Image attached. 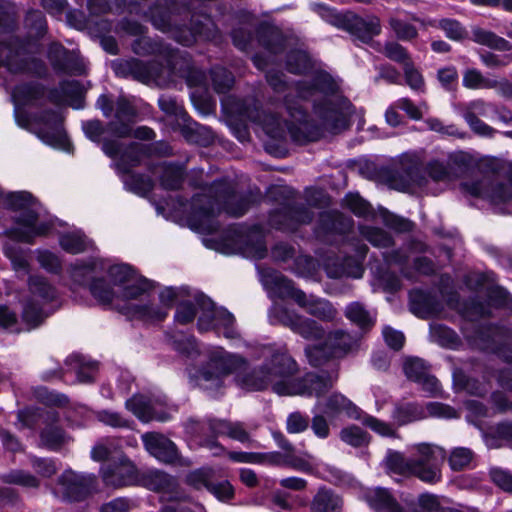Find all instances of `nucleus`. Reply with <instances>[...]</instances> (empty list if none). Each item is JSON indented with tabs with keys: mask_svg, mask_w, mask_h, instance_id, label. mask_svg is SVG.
Masks as SVG:
<instances>
[{
	"mask_svg": "<svg viewBox=\"0 0 512 512\" xmlns=\"http://www.w3.org/2000/svg\"><path fill=\"white\" fill-rule=\"evenodd\" d=\"M285 103L291 117V124H288L287 121L282 124L276 115L266 114L261 122L266 134L274 139H283L290 134L292 139L297 142L317 140L321 133L308 122L304 111L299 107L292 106L287 98Z\"/></svg>",
	"mask_w": 512,
	"mask_h": 512,
	"instance_id": "obj_4",
	"label": "nucleus"
},
{
	"mask_svg": "<svg viewBox=\"0 0 512 512\" xmlns=\"http://www.w3.org/2000/svg\"><path fill=\"white\" fill-rule=\"evenodd\" d=\"M108 274L115 286L122 287V297L129 303L143 297L150 288L149 282L138 277L128 265H112Z\"/></svg>",
	"mask_w": 512,
	"mask_h": 512,
	"instance_id": "obj_10",
	"label": "nucleus"
},
{
	"mask_svg": "<svg viewBox=\"0 0 512 512\" xmlns=\"http://www.w3.org/2000/svg\"><path fill=\"white\" fill-rule=\"evenodd\" d=\"M68 441L69 437L58 426L50 425L41 433V444L50 449H59Z\"/></svg>",
	"mask_w": 512,
	"mask_h": 512,
	"instance_id": "obj_36",
	"label": "nucleus"
},
{
	"mask_svg": "<svg viewBox=\"0 0 512 512\" xmlns=\"http://www.w3.org/2000/svg\"><path fill=\"white\" fill-rule=\"evenodd\" d=\"M355 345L354 339L342 331L329 334L323 345L308 346L306 356L313 366L323 364L329 357L339 356L350 351Z\"/></svg>",
	"mask_w": 512,
	"mask_h": 512,
	"instance_id": "obj_11",
	"label": "nucleus"
},
{
	"mask_svg": "<svg viewBox=\"0 0 512 512\" xmlns=\"http://www.w3.org/2000/svg\"><path fill=\"white\" fill-rule=\"evenodd\" d=\"M413 458L407 460L399 453H392L387 458V467L398 474L414 475L428 483L440 479V465L445 459V452L438 446L418 444L414 447Z\"/></svg>",
	"mask_w": 512,
	"mask_h": 512,
	"instance_id": "obj_3",
	"label": "nucleus"
},
{
	"mask_svg": "<svg viewBox=\"0 0 512 512\" xmlns=\"http://www.w3.org/2000/svg\"><path fill=\"white\" fill-rule=\"evenodd\" d=\"M244 252L247 256L254 258H263L266 253V247L260 233H253L251 240L247 242Z\"/></svg>",
	"mask_w": 512,
	"mask_h": 512,
	"instance_id": "obj_56",
	"label": "nucleus"
},
{
	"mask_svg": "<svg viewBox=\"0 0 512 512\" xmlns=\"http://www.w3.org/2000/svg\"><path fill=\"white\" fill-rule=\"evenodd\" d=\"M298 367L294 359L285 352L276 351L251 371H241L236 375V383L247 391H263L269 387L279 395H291L302 391L292 377Z\"/></svg>",
	"mask_w": 512,
	"mask_h": 512,
	"instance_id": "obj_2",
	"label": "nucleus"
},
{
	"mask_svg": "<svg viewBox=\"0 0 512 512\" xmlns=\"http://www.w3.org/2000/svg\"><path fill=\"white\" fill-rule=\"evenodd\" d=\"M381 52L388 59L401 64L402 67L412 60L406 48L394 41L385 43Z\"/></svg>",
	"mask_w": 512,
	"mask_h": 512,
	"instance_id": "obj_39",
	"label": "nucleus"
},
{
	"mask_svg": "<svg viewBox=\"0 0 512 512\" xmlns=\"http://www.w3.org/2000/svg\"><path fill=\"white\" fill-rule=\"evenodd\" d=\"M472 40L477 44L484 45L498 51H509L512 49V44L508 40L491 31L479 27H474L472 29Z\"/></svg>",
	"mask_w": 512,
	"mask_h": 512,
	"instance_id": "obj_25",
	"label": "nucleus"
},
{
	"mask_svg": "<svg viewBox=\"0 0 512 512\" xmlns=\"http://www.w3.org/2000/svg\"><path fill=\"white\" fill-rule=\"evenodd\" d=\"M488 89H495L501 96L512 99V83L506 78L490 79Z\"/></svg>",
	"mask_w": 512,
	"mask_h": 512,
	"instance_id": "obj_64",
	"label": "nucleus"
},
{
	"mask_svg": "<svg viewBox=\"0 0 512 512\" xmlns=\"http://www.w3.org/2000/svg\"><path fill=\"white\" fill-rule=\"evenodd\" d=\"M352 28L359 38L366 41L381 32L380 20L375 16L367 18L355 17Z\"/></svg>",
	"mask_w": 512,
	"mask_h": 512,
	"instance_id": "obj_31",
	"label": "nucleus"
},
{
	"mask_svg": "<svg viewBox=\"0 0 512 512\" xmlns=\"http://www.w3.org/2000/svg\"><path fill=\"white\" fill-rule=\"evenodd\" d=\"M86 136L92 141H100L102 136L107 132H112L109 127L105 129L99 121H89L83 125ZM113 135V133H111Z\"/></svg>",
	"mask_w": 512,
	"mask_h": 512,
	"instance_id": "obj_62",
	"label": "nucleus"
},
{
	"mask_svg": "<svg viewBox=\"0 0 512 512\" xmlns=\"http://www.w3.org/2000/svg\"><path fill=\"white\" fill-rule=\"evenodd\" d=\"M211 429L218 435H226L229 438L242 443L250 440L249 433L241 423L216 420L211 424Z\"/></svg>",
	"mask_w": 512,
	"mask_h": 512,
	"instance_id": "obj_28",
	"label": "nucleus"
},
{
	"mask_svg": "<svg viewBox=\"0 0 512 512\" xmlns=\"http://www.w3.org/2000/svg\"><path fill=\"white\" fill-rule=\"evenodd\" d=\"M454 385L471 394L482 395L486 389L481 387L475 380L468 378L462 371H455L453 374Z\"/></svg>",
	"mask_w": 512,
	"mask_h": 512,
	"instance_id": "obj_48",
	"label": "nucleus"
},
{
	"mask_svg": "<svg viewBox=\"0 0 512 512\" xmlns=\"http://www.w3.org/2000/svg\"><path fill=\"white\" fill-rule=\"evenodd\" d=\"M314 457L305 453L304 456H295L291 453L285 456V465L303 472H311L313 470L312 460Z\"/></svg>",
	"mask_w": 512,
	"mask_h": 512,
	"instance_id": "obj_52",
	"label": "nucleus"
},
{
	"mask_svg": "<svg viewBox=\"0 0 512 512\" xmlns=\"http://www.w3.org/2000/svg\"><path fill=\"white\" fill-rule=\"evenodd\" d=\"M61 118L51 113L44 119L43 127L37 132L38 137L46 144L57 148H65L67 138L61 126Z\"/></svg>",
	"mask_w": 512,
	"mask_h": 512,
	"instance_id": "obj_22",
	"label": "nucleus"
},
{
	"mask_svg": "<svg viewBox=\"0 0 512 512\" xmlns=\"http://www.w3.org/2000/svg\"><path fill=\"white\" fill-rule=\"evenodd\" d=\"M183 179L182 169L178 166H167L163 169L161 184L165 189H177Z\"/></svg>",
	"mask_w": 512,
	"mask_h": 512,
	"instance_id": "obj_46",
	"label": "nucleus"
},
{
	"mask_svg": "<svg viewBox=\"0 0 512 512\" xmlns=\"http://www.w3.org/2000/svg\"><path fill=\"white\" fill-rule=\"evenodd\" d=\"M102 479L107 486L119 488L140 483L141 476L132 461L121 457L117 463L102 468Z\"/></svg>",
	"mask_w": 512,
	"mask_h": 512,
	"instance_id": "obj_15",
	"label": "nucleus"
},
{
	"mask_svg": "<svg viewBox=\"0 0 512 512\" xmlns=\"http://www.w3.org/2000/svg\"><path fill=\"white\" fill-rule=\"evenodd\" d=\"M173 346L178 352L188 357H192L197 354L195 340L191 337L181 336L173 341Z\"/></svg>",
	"mask_w": 512,
	"mask_h": 512,
	"instance_id": "obj_60",
	"label": "nucleus"
},
{
	"mask_svg": "<svg viewBox=\"0 0 512 512\" xmlns=\"http://www.w3.org/2000/svg\"><path fill=\"white\" fill-rule=\"evenodd\" d=\"M60 246L71 254L81 253L92 246V242L88 240L80 231L64 234L59 240Z\"/></svg>",
	"mask_w": 512,
	"mask_h": 512,
	"instance_id": "obj_32",
	"label": "nucleus"
},
{
	"mask_svg": "<svg viewBox=\"0 0 512 512\" xmlns=\"http://www.w3.org/2000/svg\"><path fill=\"white\" fill-rule=\"evenodd\" d=\"M490 79L485 78L482 73L476 69L470 68L463 73L462 83L467 89H488Z\"/></svg>",
	"mask_w": 512,
	"mask_h": 512,
	"instance_id": "obj_42",
	"label": "nucleus"
},
{
	"mask_svg": "<svg viewBox=\"0 0 512 512\" xmlns=\"http://www.w3.org/2000/svg\"><path fill=\"white\" fill-rule=\"evenodd\" d=\"M140 482L150 490L165 491L169 490L174 485V480L164 472L150 471L143 477Z\"/></svg>",
	"mask_w": 512,
	"mask_h": 512,
	"instance_id": "obj_34",
	"label": "nucleus"
},
{
	"mask_svg": "<svg viewBox=\"0 0 512 512\" xmlns=\"http://www.w3.org/2000/svg\"><path fill=\"white\" fill-rule=\"evenodd\" d=\"M277 318L283 325L306 339L316 340L324 335L323 329L314 320L303 318L289 309H279Z\"/></svg>",
	"mask_w": 512,
	"mask_h": 512,
	"instance_id": "obj_17",
	"label": "nucleus"
},
{
	"mask_svg": "<svg viewBox=\"0 0 512 512\" xmlns=\"http://www.w3.org/2000/svg\"><path fill=\"white\" fill-rule=\"evenodd\" d=\"M146 450L163 462H172L177 455L175 444L165 436L150 432L142 436Z\"/></svg>",
	"mask_w": 512,
	"mask_h": 512,
	"instance_id": "obj_18",
	"label": "nucleus"
},
{
	"mask_svg": "<svg viewBox=\"0 0 512 512\" xmlns=\"http://www.w3.org/2000/svg\"><path fill=\"white\" fill-rule=\"evenodd\" d=\"M404 76L407 85L413 90H422L424 87V79L420 71L414 66L411 60L403 67Z\"/></svg>",
	"mask_w": 512,
	"mask_h": 512,
	"instance_id": "obj_51",
	"label": "nucleus"
},
{
	"mask_svg": "<svg viewBox=\"0 0 512 512\" xmlns=\"http://www.w3.org/2000/svg\"><path fill=\"white\" fill-rule=\"evenodd\" d=\"M3 480L7 483L19 484L24 487H38L39 481L29 473L24 471H12L3 476Z\"/></svg>",
	"mask_w": 512,
	"mask_h": 512,
	"instance_id": "obj_50",
	"label": "nucleus"
},
{
	"mask_svg": "<svg viewBox=\"0 0 512 512\" xmlns=\"http://www.w3.org/2000/svg\"><path fill=\"white\" fill-rule=\"evenodd\" d=\"M6 201L12 209L22 211V215L17 222V227L10 232L13 239L31 242L34 237L44 235L48 232V224L42 223L36 225L38 203L30 193H10L6 196Z\"/></svg>",
	"mask_w": 512,
	"mask_h": 512,
	"instance_id": "obj_6",
	"label": "nucleus"
},
{
	"mask_svg": "<svg viewBox=\"0 0 512 512\" xmlns=\"http://www.w3.org/2000/svg\"><path fill=\"white\" fill-rule=\"evenodd\" d=\"M134 114L135 111L130 103L126 99L120 98L117 102L116 110V118L119 120V123L111 122L109 124V130L112 131L113 135L117 137H125L129 135L130 127L126 121H129Z\"/></svg>",
	"mask_w": 512,
	"mask_h": 512,
	"instance_id": "obj_24",
	"label": "nucleus"
},
{
	"mask_svg": "<svg viewBox=\"0 0 512 512\" xmlns=\"http://www.w3.org/2000/svg\"><path fill=\"white\" fill-rule=\"evenodd\" d=\"M462 186L473 196L487 197L495 204L512 206V178L507 184H493L489 179L484 178L476 182H466Z\"/></svg>",
	"mask_w": 512,
	"mask_h": 512,
	"instance_id": "obj_16",
	"label": "nucleus"
},
{
	"mask_svg": "<svg viewBox=\"0 0 512 512\" xmlns=\"http://www.w3.org/2000/svg\"><path fill=\"white\" fill-rule=\"evenodd\" d=\"M404 372L409 379L415 382L421 381L429 373L424 361L418 358L407 360L404 364Z\"/></svg>",
	"mask_w": 512,
	"mask_h": 512,
	"instance_id": "obj_47",
	"label": "nucleus"
},
{
	"mask_svg": "<svg viewBox=\"0 0 512 512\" xmlns=\"http://www.w3.org/2000/svg\"><path fill=\"white\" fill-rule=\"evenodd\" d=\"M392 417L398 425H405L424 418L425 412L415 403H400L395 406Z\"/></svg>",
	"mask_w": 512,
	"mask_h": 512,
	"instance_id": "obj_30",
	"label": "nucleus"
},
{
	"mask_svg": "<svg viewBox=\"0 0 512 512\" xmlns=\"http://www.w3.org/2000/svg\"><path fill=\"white\" fill-rule=\"evenodd\" d=\"M337 379V373L326 374H308L303 379L294 380L293 384H298L302 391L294 395H315L318 399L327 392Z\"/></svg>",
	"mask_w": 512,
	"mask_h": 512,
	"instance_id": "obj_20",
	"label": "nucleus"
},
{
	"mask_svg": "<svg viewBox=\"0 0 512 512\" xmlns=\"http://www.w3.org/2000/svg\"><path fill=\"white\" fill-rule=\"evenodd\" d=\"M49 58L53 66L65 73L82 74L85 65L75 53H68L61 45L53 44L49 50Z\"/></svg>",
	"mask_w": 512,
	"mask_h": 512,
	"instance_id": "obj_19",
	"label": "nucleus"
},
{
	"mask_svg": "<svg viewBox=\"0 0 512 512\" xmlns=\"http://www.w3.org/2000/svg\"><path fill=\"white\" fill-rule=\"evenodd\" d=\"M211 75L214 89L218 93H224L228 91L234 83V78L232 74L225 68H215L212 70Z\"/></svg>",
	"mask_w": 512,
	"mask_h": 512,
	"instance_id": "obj_45",
	"label": "nucleus"
},
{
	"mask_svg": "<svg viewBox=\"0 0 512 512\" xmlns=\"http://www.w3.org/2000/svg\"><path fill=\"white\" fill-rule=\"evenodd\" d=\"M340 438L343 442L353 447H361L367 445L369 442L367 433L358 426H350L342 429Z\"/></svg>",
	"mask_w": 512,
	"mask_h": 512,
	"instance_id": "obj_40",
	"label": "nucleus"
},
{
	"mask_svg": "<svg viewBox=\"0 0 512 512\" xmlns=\"http://www.w3.org/2000/svg\"><path fill=\"white\" fill-rule=\"evenodd\" d=\"M338 86L327 73L319 72L296 87L298 97L311 98L314 112L325 130L337 133L348 126L352 114L350 102L337 94Z\"/></svg>",
	"mask_w": 512,
	"mask_h": 512,
	"instance_id": "obj_1",
	"label": "nucleus"
},
{
	"mask_svg": "<svg viewBox=\"0 0 512 512\" xmlns=\"http://www.w3.org/2000/svg\"><path fill=\"white\" fill-rule=\"evenodd\" d=\"M150 17L153 25L157 29L161 31H168L170 29L168 14L162 7L152 8L150 11Z\"/></svg>",
	"mask_w": 512,
	"mask_h": 512,
	"instance_id": "obj_61",
	"label": "nucleus"
},
{
	"mask_svg": "<svg viewBox=\"0 0 512 512\" xmlns=\"http://www.w3.org/2000/svg\"><path fill=\"white\" fill-rule=\"evenodd\" d=\"M162 403L163 401H159V404ZM156 404H158V401L152 402L151 400L146 399L142 395H135L131 399L126 401L127 409L130 410L141 421H165L167 419L166 415L157 412Z\"/></svg>",
	"mask_w": 512,
	"mask_h": 512,
	"instance_id": "obj_23",
	"label": "nucleus"
},
{
	"mask_svg": "<svg viewBox=\"0 0 512 512\" xmlns=\"http://www.w3.org/2000/svg\"><path fill=\"white\" fill-rule=\"evenodd\" d=\"M346 316L360 327L371 326L374 323L373 318L359 303H353L346 309Z\"/></svg>",
	"mask_w": 512,
	"mask_h": 512,
	"instance_id": "obj_43",
	"label": "nucleus"
},
{
	"mask_svg": "<svg viewBox=\"0 0 512 512\" xmlns=\"http://www.w3.org/2000/svg\"><path fill=\"white\" fill-rule=\"evenodd\" d=\"M429 176L434 181H451L458 177V172L450 167V164H444L433 160L427 166Z\"/></svg>",
	"mask_w": 512,
	"mask_h": 512,
	"instance_id": "obj_38",
	"label": "nucleus"
},
{
	"mask_svg": "<svg viewBox=\"0 0 512 512\" xmlns=\"http://www.w3.org/2000/svg\"><path fill=\"white\" fill-rule=\"evenodd\" d=\"M91 295L101 304H109L116 296V292L104 279H93L89 284Z\"/></svg>",
	"mask_w": 512,
	"mask_h": 512,
	"instance_id": "obj_35",
	"label": "nucleus"
},
{
	"mask_svg": "<svg viewBox=\"0 0 512 512\" xmlns=\"http://www.w3.org/2000/svg\"><path fill=\"white\" fill-rule=\"evenodd\" d=\"M270 278L274 289L281 297L293 298L309 314L321 320L331 321L335 318L336 310L329 302L314 297H307L304 292L295 289L293 283L282 275L274 273L270 275Z\"/></svg>",
	"mask_w": 512,
	"mask_h": 512,
	"instance_id": "obj_8",
	"label": "nucleus"
},
{
	"mask_svg": "<svg viewBox=\"0 0 512 512\" xmlns=\"http://www.w3.org/2000/svg\"><path fill=\"white\" fill-rule=\"evenodd\" d=\"M55 297V289L43 277L30 278L29 296L24 300L22 315L29 328H34L43 321L46 316L43 305L52 301Z\"/></svg>",
	"mask_w": 512,
	"mask_h": 512,
	"instance_id": "obj_9",
	"label": "nucleus"
},
{
	"mask_svg": "<svg viewBox=\"0 0 512 512\" xmlns=\"http://www.w3.org/2000/svg\"><path fill=\"white\" fill-rule=\"evenodd\" d=\"M214 25L210 18L204 17L203 21H199L193 25L188 35H178L175 33V38L177 41L182 43L183 45H191L195 40L196 36H201L204 38H209L212 35V29Z\"/></svg>",
	"mask_w": 512,
	"mask_h": 512,
	"instance_id": "obj_33",
	"label": "nucleus"
},
{
	"mask_svg": "<svg viewBox=\"0 0 512 512\" xmlns=\"http://www.w3.org/2000/svg\"><path fill=\"white\" fill-rule=\"evenodd\" d=\"M438 26L444 30L446 36L452 40H461L466 36L465 29L455 20L442 19Z\"/></svg>",
	"mask_w": 512,
	"mask_h": 512,
	"instance_id": "obj_54",
	"label": "nucleus"
},
{
	"mask_svg": "<svg viewBox=\"0 0 512 512\" xmlns=\"http://www.w3.org/2000/svg\"><path fill=\"white\" fill-rule=\"evenodd\" d=\"M246 365L247 361L241 355L213 347L207 351V362L198 372V385L204 389L218 388L224 377L238 373Z\"/></svg>",
	"mask_w": 512,
	"mask_h": 512,
	"instance_id": "obj_5",
	"label": "nucleus"
},
{
	"mask_svg": "<svg viewBox=\"0 0 512 512\" xmlns=\"http://www.w3.org/2000/svg\"><path fill=\"white\" fill-rule=\"evenodd\" d=\"M341 504L337 495L329 490L320 489L313 499L311 509L313 512H340Z\"/></svg>",
	"mask_w": 512,
	"mask_h": 512,
	"instance_id": "obj_29",
	"label": "nucleus"
},
{
	"mask_svg": "<svg viewBox=\"0 0 512 512\" xmlns=\"http://www.w3.org/2000/svg\"><path fill=\"white\" fill-rule=\"evenodd\" d=\"M124 0H89V9L92 13H104L108 10L119 9Z\"/></svg>",
	"mask_w": 512,
	"mask_h": 512,
	"instance_id": "obj_59",
	"label": "nucleus"
},
{
	"mask_svg": "<svg viewBox=\"0 0 512 512\" xmlns=\"http://www.w3.org/2000/svg\"><path fill=\"white\" fill-rule=\"evenodd\" d=\"M344 201L346 206L356 215L364 216L369 211L368 203L358 194H348Z\"/></svg>",
	"mask_w": 512,
	"mask_h": 512,
	"instance_id": "obj_57",
	"label": "nucleus"
},
{
	"mask_svg": "<svg viewBox=\"0 0 512 512\" xmlns=\"http://www.w3.org/2000/svg\"><path fill=\"white\" fill-rule=\"evenodd\" d=\"M361 234L376 247H388L392 244L391 237L379 228L362 227Z\"/></svg>",
	"mask_w": 512,
	"mask_h": 512,
	"instance_id": "obj_44",
	"label": "nucleus"
},
{
	"mask_svg": "<svg viewBox=\"0 0 512 512\" xmlns=\"http://www.w3.org/2000/svg\"><path fill=\"white\" fill-rule=\"evenodd\" d=\"M389 23L395 36L400 40L411 41L418 35L417 29L412 24H409L405 21L397 18H391Z\"/></svg>",
	"mask_w": 512,
	"mask_h": 512,
	"instance_id": "obj_41",
	"label": "nucleus"
},
{
	"mask_svg": "<svg viewBox=\"0 0 512 512\" xmlns=\"http://www.w3.org/2000/svg\"><path fill=\"white\" fill-rule=\"evenodd\" d=\"M317 407L330 418L343 414L351 418H358V411L354 404L338 393L330 395L324 401L319 399Z\"/></svg>",
	"mask_w": 512,
	"mask_h": 512,
	"instance_id": "obj_21",
	"label": "nucleus"
},
{
	"mask_svg": "<svg viewBox=\"0 0 512 512\" xmlns=\"http://www.w3.org/2000/svg\"><path fill=\"white\" fill-rule=\"evenodd\" d=\"M430 337L433 342L444 347H454L458 344V338L454 331L440 324L430 326Z\"/></svg>",
	"mask_w": 512,
	"mask_h": 512,
	"instance_id": "obj_37",
	"label": "nucleus"
},
{
	"mask_svg": "<svg viewBox=\"0 0 512 512\" xmlns=\"http://www.w3.org/2000/svg\"><path fill=\"white\" fill-rule=\"evenodd\" d=\"M197 306L201 310L198 320L200 331H208L222 326L227 338H234L236 332L233 329L234 317L225 309H216L214 303L204 296L197 299Z\"/></svg>",
	"mask_w": 512,
	"mask_h": 512,
	"instance_id": "obj_12",
	"label": "nucleus"
},
{
	"mask_svg": "<svg viewBox=\"0 0 512 512\" xmlns=\"http://www.w3.org/2000/svg\"><path fill=\"white\" fill-rule=\"evenodd\" d=\"M363 423L371 428L373 431L382 436H393L394 429L387 423L378 420L375 417L368 416L364 419Z\"/></svg>",
	"mask_w": 512,
	"mask_h": 512,
	"instance_id": "obj_63",
	"label": "nucleus"
},
{
	"mask_svg": "<svg viewBox=\"0 0 512 512\" xmlns=\"http://www.w3.org/2000/svg\"><path fill=\"white\" fill-rule=\"evenodd\" d=\"M159 299L160 305L143 302L142 298L141 303H128L125 307L126 313L147 322L161 321L171 309L176 299V292L172 288H166L160 293Z\"/></svg>",
	"mask_w": 512,
	"mask_h": 512,
	"instance_id": "obj_13",
	"label": "nucleus"
},
{
	"mask_svg": "<svg viewBox=\"0 0 512 512\" xmlns=\"http://www.w3.org/2000/svg\"><path fill=\"white\" fill-rule=\"evenodd\" d=\"M472 460V452L466 448H456L452 451L449 463L453 470H461L469 465Z\"/></svg>",
	"mask_w": 512,
	"mask_h": 512,
	"instance_id": "obj_53",
	"label": "nucleus"
},
{
	"mask_svg": "<svg viewBox=\"0 0 512 512\" xmlns=\"http://www.w3.org/2000/svg\"><path fill=\"white\" fill-rule=\"evenodd\" d=\"M368 502L372 508L381 512H403L389 492L376 488L369 492Z\"/></svg>",
	"mask_w": 512,
	"mask_h": 512,
	"instance_id": "obj_27",
	"label": "nucleus"
},
{
	"mask_svg": "<svg viewBox=\"0 0 512 512\" xmlns=\"http://www.w3.org/2000/svg\"><path fill=\"white\" fill-rule=\"evenodd\" d=\"M95 478L78 475L72 471L64 472L58 479L55 493L69 501H80L86 498L94 487Z\"/></svg>",
	"mask_w": 512,
	"mask_h": 512,
	"instance_id": "obj_14",
	"label": "nucleus"
},
{
	"mask_svg": "<svg viewBox=\"0 0 512 512\" xmlns=\"http://www.w3.org/2000/svg\"><path fill=\"white\" fill-rule=\"evenodd\" d=\"M22 53L19 49L11 45H4L0 43V69H5L11 73H19L25 70H30L27 63L20 59L19 63L14 58H20Z\"/></svg>",
	"mask_w": 512,
	"mask_h": 512,
	"instance_id": "obj_26",
	"label": "nucleus"
},
{
	"mask_svg": "<svg viewBox=\"0 0 512 512\" xmlns=\"http://www.w3.org/2000/svg\"><path fill=\"white\" fill-rule=\"evenodd\" d=\"M381 216L387 227L398 232L409 231L412 228V223L409 220L393 215L386 210L381 212Z\"/></svg>",
	"mask_w": 512,
	"mask_h": 512,
	"instance_id": "obj_55",
	"label": "nucleus"
},
{
	"mask_svg": "<svg viewBox=\"0 0 512 512\" xmlns=\"http://www.w3.org/2000/svg\"><path fill=\"white\" fill-rule=\"evenodd\" d=\"M231 187L225 182H218L211 186L205 195H197L192 200L193 228L210 233L216 229L213 218L221 209V203L226 200Z\"/></svg>",
	"mask_w": 512,
	"mask_h": 512,
	"instance_id": "obj_7",
	"label": "nucleus"
},
{
	"mask_svg": "<svg viewBox=\"0 0 512 512\" xmlns=\"http://www.w3.org/2000/svg\"><path fill=\"white\" fill-rule=\"evenodd\" d=\"M310 64L308 55L303 51H295L288 56L287 69L294 74L305 72Z\"/></svg>",
	"mask_w": 512,
	"mask_h": 512,
	"instance_id": "obj_49",
	"label": "nucleus"
},
{
	"mask_svg": "<svg viewBox=\"0 0 512 512\" xmlns=\"http://www.w3.org/2000/svg\"><path fill=\"white\" fill-rule=\"evenodd\" d=\"M96 269L97 264L95 262L76 264L72 267L71 277L75 282L82 284L84 279L94 273Z\"/></svg>",
	"mask_w": 512,
	"mask_h": 512,
	"instance_id": "obj_58",
	"label": "nucleus"
}]
</instances>
